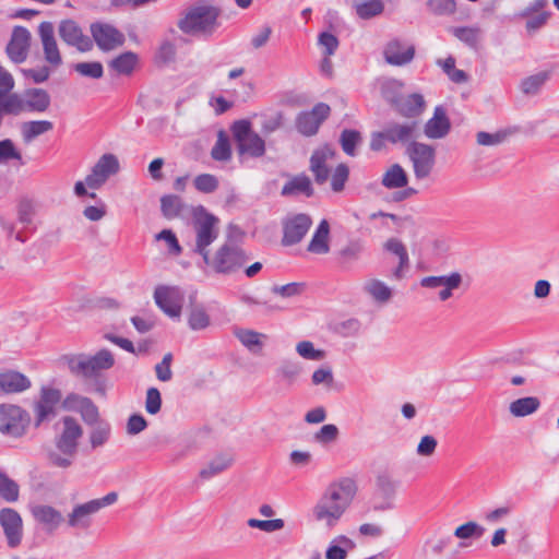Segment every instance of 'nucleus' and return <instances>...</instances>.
Instances as JSON below:
<instances>
[{"label":"nucleus","instance_id":"nucleus-15","mask_svg":"<svg viewBox=\"0 0 559 559\" xmlns=\"http://www.w3.org/2000/svg\"><path fill=\"white\" fill-rule=\"evenodd\" d=\"M0 526L11 549L17 548L23 539V521L17 511L11 508L0 510Z\"/></svg>","mask_w":559,"mask_h":559},{"label":"nucleus","instance_id":"nucleus-41","mask_svg":"<svg viewBox=\"0 0 559 559\" xmlns=\"http://www.w3.org/2000/svg\"><path fill=\"white\" fill-rule=\"evenodd\" d=\"M539 406L540 401L536 396H526L511 402L509 412L514 417H525L535 413Z\"/></svg>","mask_w":559,"mask_h":559},{"label":"nucleus","instance_id":"nucleus-31","mask_svg":"<svg viewBox=\"0 0 559 559\" xmlns=\"http://www.w3.org/2000/svg\"><path fill=\"white\" fill-rule=\"evenodd\" d=\"M425 99L421 94L414 93L408 96H401L394 106V109L403 117L414 118L419 116L425 109Z\"/></svg>","mask_w":559,"mask_h":559},{"label":"nucleus","instance_id":"nucleus-1","mask_svg":"<svg viewBox=\"0 0 559 559\" xmlns=\"http://www.w3.org/2000/svg\"><path fill=\"white\" fill-rule=\"evenodd\" d=\"M356 492L357 486L352 478L332 483L313 507V519L325 527L333 528L350 506Z\"/></svg>","mask_w":559,"mask_h":559},{"label":"nucleus","instance_id":"nucleus-39","mask_svg":"<svg viewBox=\"0 0 559 559\" xmlns=\"http://www.w3.org/2000/svg\"><path fill=\"white\" fill-rule=\"evenodd\" d=\"M381 183L386 189L404 188L408 183V177L400 164H393L383 174Z\"/></svg>","mask_w":559,"mask_h":559},{"label":"nucleus","instance_id":"nucleus-43","mask_svg":"<svg viewBox=\"0 0 559 559\" xmlns=\"http://www.w3.org/2000/svg\"><path fill=\"white\" fill-rule=\"evenodd\" d=\"M138 62V56L132 51H127L114 58L109 62V68L117 74L129 75L133 72Z\"/></svg>","mask_w":559,"mask_h":559},{"label":"nucleus","instance_id":"nucleus-28","mask_svg":"<svg viewBox=\"0 0 559 559\" xmlns=\"http://www.w3.org/2000/svg\"><path fill=\"white\" fill-rule=\"evenodd\" d=\"M78 451L69 444H64L56 439L55 448L47 453L50 465L59 468H68L73 464Z\"/></svg>","mask_w":559,"mask_h":559},{"label":"nucleus","instance_id":"nucleus-11","mask_svg":"<svg viewBox=\"0 0 559 559\" xmlns=\"http://www.w3.org/2000/svg\"><path fill=\"white\" fill-rule=\"evenodd\" d=\"M156 306L169 318L179 320L182 312L185 293L179 286L158 285L154 290Z\"/></svg>","mask_w":559,"mask_h":559},{"label":"nucleus","instance_id":"nucleus-59","mask_svg":"<svg viewBox=\"0 0 559 559\" xmlns=\"http://www.w3.org/2000/svg\"><path fill=\"white\" fill-rule=\"evenodd\" d=\"M194 187L202 193H212L218 188V180L214 175L201 174L194 178Z\"/></svg>","mask_w":559,"mask_h":559},{"label":"nucleus","instance_id":"nucleus-42","mask_svg":"<svg viewBox=\"0 0 559 559\" xmlns=\"http://www.w3.org/2000/svg\"><path fill=\"white\" fill-rule=\"evenodd\" d=\"M364 290L377 302L386 304L392 298L391 288L382 281L372 278L365 283Z\"/></svg>","mask_w":559,"mask_h":559},{"label":"nucleus","instance_id":"nucleus-14","mask_svg":"<svg viewBox=\"0 0 559 559\" xmlns=\"http://www.w3.org/2000/svg\"><path fill=\"white\" fill-rule=\"evenodd\" d=\"M330 112L331 108L325 103H318L310 111L300 112L296 118L298 132L306 136L314 135Z\"/></svg>","mask_w":559,"mask_h":559},{"label":"nucleus","instance_id":"nucleus-26","mask_svg":"<svg viewBox=\"0 0 559 559\" xmlns=\"http://www.w3.org/2000/svg\"><path fill=\"white\" fill-rule=\"evenodd\" d=\"M364 251V241L352 239L336 252V262L342 270L350 271L358 264Z\"/></svg>","mask_w":559,"mask_h":559},{"label":"nucleus","instance_id":"nucleus-4","mask_svg":"<svg viewBox=\"0 0 559 559\" xmlns=\"http://www.w3.org/2000/svg\"><path fill=\"white\" fill-rule=\"evenodd\" d=\"M246 251L233 241H225L213 255L209 254L203 261L215 273L223 275L235 274L248 262Z\"/></svg>","mask_w":559,"mask_h":559},{"label":"nucleus","instance_id":"nucleus-49","mask_svg":"<svg viewBox=\"0 0 559 559\" xmlns=\"http://www.w3.org/2000/svg\"><path fill=\"white\" fill-rule=\"evenodd\" d=\"M301 373V366L294 360H283L276 369V374L287 384H293Z\"/></svg>","mask_w":559,"mask_h":559},{"label":"nucleus","instance_id":"nucleus-55","mask_svg":"<svg viewBox=\"0 0 559 559\" xmlns=\"http://www.w3.org/2000/svg\"><path fill=\"white\" fill-rule=\"evenodd\" d=\"M426 7L431 14L435 15H452L456 11V2L454 0H428Z\"/></svg>","mask_w":559,"mask_h":559},{"label":"nucleus","instance_id":"nucleus-18","mask_svg":"<svg viewBox=\"0 0 559 559\" xmlns=\"http://www.w3.org/2000/svg\"><path fill=\"white\" fill-rule=\"evenodd\" d=\"M118 170V158L114 154H104L86 176L85 183L91 189H99Z\"/></svg>","mask_w":559,"mask_h":559},{"label":"nucleus","instance_id":"nucleus-24","mask_svg":"<svg viewBox=\"0 0 559 559\" xmlns=\"http://www.w3.org/2000/svg\"><path fill=\"white\" fill-rule=\"evenodd\" d=\"M63 405L68 409L79 412L87 425L98 423V408L91 399L71 393L64 399Z\"/></svg>","mask_w":559,"mask_h":559},{"label":"nucleus","instance_id":"nucleus-56","mask_svg":"<svg viewBox=\"0 0 559 559\" xmlns=\"http://www.w3.org/2000/svg\"><path fill=\"white\" fill-rule=\"evenodd\" d=\"M551 16V12L542 11L538 14H533L526 19L525 31L530 36L535 35L548 23Z\"/></svg>","mask_w":559,"mask_h":559},{"label":"nucleus","instance_id":"nucleus-29","mask_svg":"<svg viewBox=\"0 0 559 559\" xmlns=\"http://www.w3.org/2000/svg\"><path fill=\"white\" fill-rule=\"evenodd\" d=\"M78 451L69 444H64L56 439L55 448L47 453L50 465L59 468H68L73 464Z\"/></svg>","mask_w":559,"mask_h":559},{"label":"nucleus","instance_id":"nucleus-6","mask_svg":"<svg viewBox=\"0 0 559 559\" xmlns=\"http://www.w3.org/2000/svg\"><path fill=\"white\" fill-rule=\"evenodd\" d=\"M117 499V492L111 491L102 498L75 504L67 515L68 526L80 531L88 530L93 524V516L103 508L114 504Z\"/></svg>","mask_w":559,"mask_h":559},{"label":"nucleus","instance_id":"nucleus-19","mask_svg":"<svg viewBox=\"0 0 559 559\" xmlns=\"http://www.w3.org/2000/svg\"><path fill=\"white\" fill-rule=\"evenodd\" d=\"M463 277L459 272H452L449 275L426 276L420 280V286L424 288H440L438 294L441 301H447L453 295V290L462 285Z\"/></svg>","mask_w":559,"mask_h":559},{"label":"nucleus","instance_id":"nucleus-23","mask_svg":"<svg viewBox=\"0 0 559 559\" xmlns=\"http://www.w3.org/2000/svg\"><path fill=\"white\" fill-rule=\"evenodd\" d=\"M61 397L60 390L41 386L39 400L35 404L36 426H39L49 416L55 415V407Z\"/></svg>","mask_w":559,"mask_h":559},{"label":"nucleus","instance_id":"nucleus-3","mask_svg":"<svg viewBox=\"0 0 559 559\" xmlns=\"http://www.w3.org/2000/svg\"><path fill=\"white\" fill-rule=\"evenodd\" d=\"M61 361L73 376L84 379H95L99 377L103 371L114 367L115 357L109 349L103 348L94 355L83 353L63 355Z\"/></svg>","mask_w":559,"mask_h":559},{"label":"nucleus","instance_id":"nucleus-17","mask_svg":"<svg viewBox=\"0 0 559 559\" xmlns=\"http://www.w3.org/2000/svg\"><path fill=\"white\" fill-rule=\"evenodd\" d=\"M91 34L97 47L103 51H111L122 46L126 40L123 33L107 23H93Z\"/></svg>","mask_w":559,"mask_h":559},{"label":"nucleus","instance_id":"nucleus-48","mask_svg":"<svg viewBox=\"0 0 559 559\" xmlns=\"http://www.w3.org/2000/svg\"><path fill=\"white\" fill-rule=\"evenodd\" d=\"M211 157L217 162H227L231 158V148L228 136L219 131L217 140L211 150Z\"/></svg>","mask_w":559,"mask_h":559},{"label":"nucleus","instance_id":"nucleus-51","mask_svg":"<svg viewBox=\"0 0 559 559\" xmlns=\"http://www.w3.org/2000/svg\"><path fill=\"white\" fill-rule=\"evenodd\" d=\"M357 15L362 20H369L382 14L384 4L381 0H369L355 5Z\"/></svg>","mask_w":559,"mask_h":559},{"label":"nucleus","instance_id":"nucleus-20","mask_svg":"<svg viewBox=\"0 0 559 559\" xmlns=\"http://www.w3.org/2000/svg\"><path fill=\"white\" fill-rule=\"evenodd\" d=\"M38 35L41 41L44 58L52 68L62 64V57L55 37V28L51 22H41L38 26Z\"/></svg>","mask_w":559,"mask_h":559},{"label":"nucleus","instance_id":"nucleus-34","mask_svg":"<svg viewBox=\"0 0 559 559\" xmlns=\"http://www.w3.org/2000/svg\"><path fill=\"white\" fill-rule=\"evenodd\" d=\"M308 251L316 254H326L330 251V225L322 219L317 227L309 245Z\"/></svg>","mask_w":559,"mask_h":559},{"label":"nucleus","instance_id":"nucleus-12","mask_svg":"<svg viewBox=\"0 0 559 559\" xmlns=\"http://www.w3.org/2000/svg\"><path fill=\"white\" fill-rule=\"evenodd\" d=\"M29 425L27 412L16 405L0 406V432L14 438L22 437Z\"/></svg>","mask_w":559,"mask_h":559},{"label":"nucleus","instance_id":"nucleus-60","mask_svg":"<svg viewBox=\"0 0 559 559\" xmlns=\"http://www.w3.org/2000/svg\"><path fill=\"white\" fill-rule=\"evenodd\" d=\"M485 528L477 524L476 522H467L463 525H460L454 531V536L460 539H467L474 536L480 537L483 536Z\"/></svg>","mask_w":559,"mask_h":559},{"label":"nucleus","instance_id":"nucleus-62","mask_svg":"<svg viewBox=\"0 0 559 559\" xmlns=\"http://www.w3.org/2000/svg\"><path fill=\"white\" fill-rule=\"evenodd\" d=\"M349 169L345 164H338L331 178V188L334 192H341L348 180Z\"/></svg>","mask_w":559,"mask_h":559},{"label":"nucleus","instance_id":"nucleus-36","mask_svg":"<svg viewBox=\"0 0 559 559\" xmlns=\"http://www.w3.org/2000/svg\"><path fill=\"white\" fill-rule=\"evenodd\" d=\"M63 430L56 439L78 451L79 439L83 435V430L79 423L70 416L63 418Z\"/></svg>","mask_w":559,"mask_h":559},{"label":"nucleus","instance_id":"nucleus-8","mask_svg":"<svg viewBox=\"0 0 559 559\" xmlns=\"http://www.w3.org/2000/svg\"><path fill=\"white\" fill-rule=\"evenodd\" d=\"M231 131L240 156L247 155L259 158L265 154L264 140L252 130L251 123L248 120L236 121L233 124Z\"/></svg>","mask_w":559,"mask_h":559},{"label":"nucleus","instance_id":"nucleus-47","mask_svg":"<svg viewBox=\"0 0 559 559\" xmlns=\"http://www.w3.org/2000/svg\"><path fill=\"white\" fill-rule=\"evenodd\" d=\"M404 87L403 82L395 80V79H389L385 80L381 84V95L382 97L394 108L396 103L400 100L402 96V90Z\"/></svg>","mask_w":559,"mask_h":559},{"label":"nucleus","instance_id":"nucleus-35","mask_svg":"<svg viewBox=\"0 0 559 559\" xmlns=\"http://www.w3.org/2000/svg\"><path fill=\"white\" fill-rule=\"evenodd\" d=\"M450 32L471 49H479L483 40V29L479 26H456L451 27Z\"/></svg>","mask_w":559,"mask_h":559},{"label":"nucleus","instance_id":"nucleus-40","mask_svg":"<svg viewBox=\"0 0 559 559\" xmlns=\"http://www.w3.org/2000/svg\"><path fill=\"white\" fill-rule=\"evenodd\" d=\"M187 322L192 331H202L211 325V317L203 305H192L188 312Z\"/></svg>","mask_w":559,"mask_h":559},{"label":"nucleus","instance_id":"nucleus-50","mask_svg":"<svg viewBox=\"0 0 559 559\" xmlns=\"http://www.w3.org/2000/svg\"><path fill=\"white\" fill-rule=\"evenodd\" d=\"M340 143L344 153L349 156L356 155V147L361 143L360 132L353 129H345L340 136Z\"/></svg>","mask_w":559,"mask_h":559},{"label":"nucleus","instance_id":"nucleus-22","mask_svg":"<svg viewBox=\"0 0 559 559\" xmlns=\"http://www.w3.org/2000/svg\"><path fill=\"white\" fill-rule=\"evenodd\" d=\"M415 56V47L407 45L400 39H391L383 49L384 60L395 67H402L409 63Z\"/></svg>","mask_w":559,"mask_h":559},{"label":"nucleus","instance_id":"nucleus-33","mask_svg":"<svg viewBox=\"0 0 559 559\" xmlns=\"http://www.w3.org/2000/svg\"><path fill=\"white\" fill-rule=\"evenodd\" d=\"M313 188L310 178L300 174L290 178L282 188L281 194L283 197H296L304 194L306 197L313 195Z\"/></svg>","mask_w":559,"mask_h":559},{"label":"nucleus","instance_id":"nucleus-63","mask_svg":"<svg viewBox=\"0 0 559 559\" xmlns=\"http://www.w3.org/2000/svg\"><path fill=\"white\" fill-rule=\"evenodd\" d=\"M312 384L320 385L323 384L326 389H331L334 383V376L332 368L329 366H323L314 370L311 377Z\"/></svg>","mask_w":559,"mask_h":559},{"label":"nucleus","instance_id":"nucleus-38","mask_svg":"<svg viewBox=\"0 0 559 559\" xmlns=\"http://www.w3.org/2000/svg\"><path fill=\"white\" fill-rule=\"evenodd\" d=\"M53 129V123L48 120H33L21 124V135L25 143H31L37 136Z\"/></svg>","mask_w":559,"mask_h":559},{"label":"nucleus","instance_id":"nucleus-53","mask_svg":"<svg viewBox=\"0 0 559 559\" xmlns=\"http://www.w3.org/2000/svg\"><path fill=\"white\" fill-rule=\"evenodd\" d=\"M73 70L81 76L100 79L104 75V68L99 61L78 62L72 66Z\"/></svg>","mask_w":559,"mask_h":559},{"label":"nucleus","instance_id":"nucleus-5","mask_svg":"<svg viewBox=\"0 0 559 559\" xmlns=\"http://www.w3.org/2000/svg\"><path fill=\"white\" fill-rule=\"evenodd\" d=\"M192 226L195 233L193 251L200 254L203 260L210 254L209 247L217 239L218 218L200 206L193 216Z\"/></svg>","mask_w":559,"mask_h":559},{"label":"nucleus","instance_id":"nucleus-45","mask_svg":"<svg viewBox=\"0 0 559 559\" xmlns=\"http://www.w3.org/2000/svg\"><path fill=\"white\" fill-rule=\"evenodd\" d=\"M32 513L38 522L53 527H57L62 521L61 513L50 506H36Z\"/></svg>","mask_w":559,"mask_h":559},{"label":"nucleus","instance_id":"nucleus-37","mask_svg":"<svg viewBox=\"0 0 559 559\" xmlns=\"http://www.w3.org/2000/svg\"><path fill=\"white\" fill-rule=\"evenodd\" d=\"M384 249L399 258V266L394 270L393 275L402 278L403 270L409 265V258L404 243L397 238H390L384 243Z\"/></svg>","mask_w":559,"mask_h":559},{"label":"nucleus","instance_id":"nucleus-58","mask_svg":"<svg viewBox=\"0 0 559 559\" xmlns=\"http://www.w3.org/2000/svg\"><path fill=\"white\" fill-rule=\"evenodd\" d=\"M110 436V426L107 423H97L93 428L90 441L93 449L105 444Z\"/></svg>","mask_w":559,"mask_h":559},{"label":"nucleus","instance_id":"nucleus-13","mask_svg":"<svg viewBox=\"0 0 559 559\" xmlns=\"http://www.w3.org/2000/svg\"><path fill=\"white\" fill-rule=\"evenodd\" d=\"M312 219L308 214L299 213L283 221L282 245L285 247L299 243L309 231Z\"/></svg>","mask_w":559,"mask_h":559},{"label":"nucleus","instance_id":"nucleus-9","mask_svg":"<svg viewBox=\"0 0 559 559\" xmlns=\"http://www.w3.org/2000/svg\"><path fill=\"white\" fill-rule=\"evenodd\" d=\"M8 109L12 116H19L22 112H45L51 103L50 95L43 88L26 90L24 95L11 94Z\"/></svg>","mask_w":559,"mask_h":559},{"label":"nucleus","instance_id":"nucleus-61","mask_svg":"<svg viewBox=\"0 0 559 559\" xmlns=\"http://www.w3.org/2000/svg\"><path fill=\"white\" fill-rule=\"evenodd\" d=\"M247 524H248V526H250L252 528H259L266 533L280 531L285 525L284 520H282V519H274V520L249 519Z\"/></svg>","mask_w":559,"mask_h":559},{"label":"nucleus","instance_id":"nucleus-32","mask_svg":"<svg viewBox=\"0 0 559 559\" xmlns=\"http://www.w3.org/2000/svg\"><path fill=\"white\" fill-rule=\"evenodd\" d=\"M234 335L250 353L254 355H260L262 353L264 342L267 340L266 334L250 329H235Z\"/></svg>","mask_w":559,"mask_h":559},{"label":"nucleus","instance_id":"nucleus-10","mask_svg":"<svg viewBox=\"0 0 559 559\" xmlns=\"http://www.w3.org/2000/svg\"><path fill=\"white\" fill-rule=\"evenodd\" d=\"M405 154L417 180L427 179L431 175L436 166V148L432 145L412 141L406 145Z\"/></svg>","mask_w":559,"mask_h":559},{"label":"nucleus","instance_id":"nucleus-46","mask_svg":"<svg viewBox=\"0 0 559 559\" xmlns=\"http://www.w3.org/2000/svg\"><path fill=\"white\" fill-rule=\"evenodd\" d=\"M549 73L546 71L530 75L521 81L520 88L525 95L537 94L542 86L548 81Z\"/></svg>","mask_w":559,"mask_h":559},{"label":"nucleus","instance_id":"nucleus-27","mask_svg":"<svg viewBox=\"0 0 559 559\" xmlns=\"http://www.w3.org/2000/svg\"><path fill=\"white\" fill-rule=\"evenodd\" d=\"M451 129L450 119L442 106H437L433 116L425 123L424 133L428 139H443Z\"/></svg>","mask_w":559,"mask_h":559},{"label":"nucleus","instance_id":"nucleus-7","mask_svg":"<svg viewBox=\"0 0 559 559\" xmlns=\"http://www.w3.org/2000/svg\"><path fill=\"white\" fill-rule=\"evenodd\" d=\"M417 121H409L405 123L390 122L383 128V130L371 134L370 148L378 152L385 146V143L408 144L417 136Z\"/></svg>","mask_w":559,"mask_h":559},{"label":"nucleus","instance_id":"nucleus-16","mask_svg":"<svg viewBox=\"0 0 559 559\" xmlns=\"http://www.w3.org/2000/svg\"><path fill=\"white\" fill-rule=\"evenodd\" d=\"M58 34L64 44L81 52H87L93 48V40L83 33L74 20H62L58 26Z\"/></svg>","mask_w":559,"mask_h":559},{"label":"nucleus","instance_id":"nucleus-64","mask_svg":"<svg viewBox=\"0 0 559 559\" xmlns=\"http://www.w3.org/2000/svg\"><path fill=\"white\" fill-rule=\"evenodd\" d=\"M35 215V206L32 200L22 199L17 204V218L20 223L28 225Z\"/></svg>","mask_w":559,"mask_h":559},{"label":"nucleus","instance_id":"nucleus-44","mask_svg":"<svg viewBox=\"0 0 559 559\" xmlns=\"http://www.w3.org/2000/svg\"><path fill=\"white\" fill-rule=\"evenodd\" d=\"M0 498L9 503L16 502L20 498L19 484L4 472H0Z\"/></svg>","mask_w":559,"mask_h":559},{"label":"nucleus","instance_id":"nucleus-30","mask_svg":"<svg viewBox=\"0 0 559 559\" xmlns=\"http://www.w3.org/2000/svg\"><path fill=\"white\" fill-rule=\"evenodd\" d=\"M31 380L23 373L8 370L0 373V390L4 393H21L31 388Z\"/></svg>","mask_w":559,"mask_h":559},{"label":"nucleus","instance_id":"nucleus-52","mask_svg":"<svg viewBox=\"0 0 559 559\" xmlns=\"http://www.w3.org/2000/svg\"><path fill=\"white\" fill-rule=\"evenodd\" d=\"M160 207L166 218H175L180 215L183 204L178 195H165L160 199Z\"/></svg>","mask_w":559,"mask_h":559},{"label":"nucleus","instance_id":"nucleus-57","mask_svg":"<svg viewBox=\"0 0 559 559\" xmlns=\"http://www.w3.org/2000/svg\"><path fill=\"white\" fill-rule=\"evenodd\" d=\"M296 352L305 359L320 361L325 358V352L316 349L310 341H301L296 345Z\"/></svg>","mask_w":559,"mask_h":559},{"label":"nucleus","instance_id":"nucleus-2","mask_svg":"<svg viewBox=\"0 0 559 559\" xmlns=\"http://www.w3.org/2000/svg\"><path fill=\"white\" fill-rule=\"evenodd\" d=\"M221 10L212 4L199 2L186 10L178 21L179 29L188 35L210 36L219 26Z\"/></svg>","mask_w":559,"mask_h":559},{"label":"nucleus","instance_id":"nucleus-21","mask_svg":"<svg viewBox=\"0 0 559 559\" xmlns=\"http://www.w3.org/2000/svg\"><path fill=\"white\" fill-rule=\"evenodd\" d=\"M32 35L23 26H15L5 51L14 63H22L26 60L31 47Z\"/></svg>","mask_w":559,"mask_h":559},{"label":"nucleus","instance_id":"nucleus-54","mask_svg":"<svg viewBox=\"0 0 559 559\" xmlns=\"http://www.w3.org/2000/svg\"><path fill=\"white\" fill-rule=\"evenodd\" d=\"M230 464H231L230 457L219 455V456L215 457L213 461H211L206 467L201 469L200 477H202L204 479H210V478L214 477L215 475L222 473L226 468H228L230 466Z\"/></svg>","mask_w":559,"mask_h":559},{"label":"nucleus","instance_id":"nucleus-25","mask_svg":"<svg viewBox=\"0 0 559 559\" xmlns=\"http://www.w3.org/2000/svg\"><path fill=\"white\" fill-rule=\"evenodd\" d=\"M334 156L335 151L329 145H324L312 153L310 157V170L314 175V179L318 185L326 182L330 176V169L326 166V162L333 159Z\"/></svg>","mask_w":559,"mask_h":559}]
</instances>
